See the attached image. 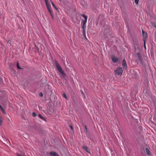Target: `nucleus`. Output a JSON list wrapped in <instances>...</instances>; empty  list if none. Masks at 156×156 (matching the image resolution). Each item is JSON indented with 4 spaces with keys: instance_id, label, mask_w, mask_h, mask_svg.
<instances>
[{
    "instance_id": "nucleus-1",
    "label": "nucleus",
    "mask_w": 156,
    "mask_h": 156,
    "mask_svg": "<svg viewBox=\"0 0 156 156\" xmlns=\"http://www.w3.org/2000/svg\"><path fill=\"white\" fill-rule=\"evenodd\" d=\"M45 2V3L48 9V12L50 14L51 17L53 20H54V16L52 14V12L51 11V5L48 3V0H44Z\"/></svg>"
},
{
    "instance_id": "nucleus-2",
    "label": "nucleus",
    "mask_w": 156,
    "mask_h": 156,
    "mask_svg": "<svg viewBox=\"0 0 156 156\" xmlns=\"http://www.w3.org/2000/svg\"><path fill=\"white\" fill-rule=\"evenodd\" d=\"M55 64L57 69L59 72H60L64 77H66V74L64 73V71L62 70L61 67L57 61L55 62Z\"/></svg>"
},
{
    "instance_id": "nucleus-3",
    "label": "nucleus",
    "mask_w": 156,
    "mask_h": 156,
    "mask_svg": "<svg viewBox=\"0 0 156 156\" xmlns=\"http://www.w3.org/2000/svg\"><path fill=\"white\" fill-rule=\"evenodd\" d=\"M122 69L121 67H118L114 71L115 75L121 76L123 73Z\"/></svg>"
},
{
    "instance_id": "nucleus-4",
    "label": "nucleus",
    "mask_w": 156,
    "mask_h": 156,
    "mask_svg": "<svg viewBox=\"0 0 156 156\" xmlns=\"http://www.w3.org/2000/svg\"><path fill=\"white\" fill-rule=\"evenodd\" d=\"M136 56L138 58V61L140 63H142V59L141 55L139 52L138 53L136 54Z\"/></svg>"
},
{
    "instance_id": "nucleus-5",
    "label": "nucleus",
    "mask_w": 156,
    "mask_h": 156,
    "mask_svg": "<svg viewBox=\"0 0 156 156\" xmlns=\"http://www.w3.org/2000/svg\"><path fill=\"white\" fill-rule=\"evenodd\" d=\"M122 66L124 69H126L127 68V65L126 61L125 59H123L122 61Z\"/></svg>"
},
{
    "instance_id": "nucleus-6",
    "label": "nucleus",
    "mask_w": 156,
    "mask_h": 156,
    "mask_svg": "<svg viewBox=\"0 0 156 156\" xmlns=\"http://www.w3.org/2000/svg\"><path fill=\"white\" fill-rule=\"evenodd\" d=\"M81 16L83 17L85 19V20L83 21V25H85L86 23L87 22V16H86L84 14H83L81 15Z\"/></svg>"
},
{
    "instance_id": "nucleus-7",
    "label": "nucleus",
    "mask_w": 156,
    "mask_h": 156,
    "mask_svg": "<svg viewBox=\"0 0 156 156\" xmlns=\"http://www.w3.org/2000/svg\"><path fill=\"white\" fill-rule=\"evenodd\" d=\"M112 62L114 63L116 62L119 60V59L118 58L114 56H112Z\"/></svg>"
},
{
    "instance_id": "nucleus-8",
    "label": "nucleus",
    "mask_w": 156,
    "mask_h": 156,
    "mask_svg": "<svg viewBox=\"0 0 156 156\" xmlns=\"http://www.w3.org/2000/svg\"><path fill=\"white\" fill-rule=\"evenodd\" d=\"M142 32L143 37V39H144L145 40V38L147 37V34L146 32H144L143 30H142Z\"/></svg>"
},
{
    "instance_id": "nucleus-9",
    "label": "nucleus",
    "mask_w": 156,
    "mask_h": 156,
    "mask_svg": "<svg viewBox=\"0 0 156 156\" xmlns=\"http://www.w3.org/2000/svg\"><path fill=\"white\" fill-rule=\"evenodd\" d=\"M50 154L51 156H59L58 154L55 152L52 151L50 153Z\"/></svg>"
},
{
    "instance_id": "nucleus-10",
    "label": "nucleus",
    "mask_w": 156,
    "mask_h": 156,
    "mask_svg": "<svg viewBox=\"0 0 156 156\" xmlns=\"http://www.w3.org/2000/svg\"><path fill=\"white\" fill-rule=\"evenodd\" d=\"M0 109L3 113L6 114V112H5L4 109V108H3V107H2V106L0 105Z\"/></svg>"
},
{
    "instance_id": "nucleus-11",
    "label": "nucleus",
    "mask_w": 156,
    "mask_h": 156,
    "mask_svg": "<svg viewBox=\"0 0 156 156\" xmlns=\"http://www.w3.org/2000/svg\"><path fill=\"white\" fill-rule=\"evenodd\" d=\"M146 152L148 155H149L151 154L148 148H146Z\"/></svg>"
},
{
    "instance_id": "nucleus-12",
    "label": "nucleus",
    "mask_w": 156,
    "mask_h": 156,
    "mask_svg": "<svg viewBox=\"0 0 156 156\" xmlns=\"http://www.w3.org/2000/svg\"><path fill=\"white\" fill-rule=\"evenodd\" d=\"M39 117L40 118H41V119H42L43 120H45V118L43 117L41 115H40V114H39Z\"/></svg>"
},
{
    "instance_id": "nucleus-13",
    "label": "nucleus",
    "mask_w": 156,
    "mask_h": 156,
    "mask_svg": "<svg viewBox=\"0 0 156 156\" xmlns=\"http://www.w3.org/2000/svg\"><path fill=\"white\" fill-rule=\"evenodd\" d=\"M51 4H52V6L54 7L55 9L56 10H58V8L55 7L54 4V3L52 2H51Z\"/></svg>"
},
{
    "instance_id": "nucleus-14",
    "label": "nucleus",
    "mask_w": 156,
    "mask_h": 156,
    "mask_svg": "<svg viewBox=\"0 0 156 156\" xmlns=\"http://www.w3.org/2000/svg\"><path fill=\"white\" fill-rule=\"evenodd\" d=\"M16 65H17V68L19 69H22V68H21V67H20L19 66V63L18 62L17 63V64H16Z\"/></svg>"
},
{
    "instance_id": "nucleus-15",
    "label": "nucleus",
    "mask_w": 156,
    "mask_h": 156,
    "mask_svg": "<svg viewBox=\"0 0 156 156\" xmlns=\"http://www.w3.org/2000/svg\"><path fill=\"white\" fill-rule=\"evenodd\" d=\"M143 41H144V47L145 49H146V42H145L146 40H145L144 39H143Z\"/></svg>"
},
{
    "instance_id": "nucleus-16",
    "label": "nucleus",
    "mask_w": 156,
    "mask_h": 156,
    "mask_svg": "<svg viewBox=\"0 0 156 156\" xmlns=\"http://www.w3.org/2000/svg\"><path fill=\"white\" fill-rule=\"evenodd\" d=\"M83 148L88 152L89 153V152L88 151V148L85 147H83Z\"/></svg>"
},
{
    "instance_id": "nucleus-17",
    "label": "nucleus",
    "mask_w": 156,
    "mask_h": 156,
    "mask_svg": "<svg viewBox=\"0 0 156 156\" xmlns=\"http://www.w3.org/2000/svg\"><path fill=\"white\" fill-rule=\"evenodd\" d=\"M151 24L153 27H154L156 28V24L153 23H151Z\"/></svg>"
},
{
    "instance_id": "nucleus-18",
    "label": "nucleus",
    "mask_w": 156,
    "mask_h": 156,
    "mask_svg": "<svg viewBox=\"0 0 156 156\" xmlns=\"http://www.w3.org/2000/svg\"><path fill=\"white\" fill-rule=\"evenodd\" d=\"M32 114L33 116L34 117H35L36 116V114L34 112H33Z\"/></svg>"
},
{
    "instance_id": "nucleus-19",
    "label": "nucleus",
    "mask_w": 156,
    "mask_h": 156,
    "mask_svg": "<svg viewBox=\"0 0 156 156\" xmlns=\"http://www.w3.org/2000/svg\"><path fill=\"white\" fill-rule=\"evenodd\" d=\"M135 1V2L136 3V5H137L139 2V0H134Z\"/></svg>"
},
{
    "instance_id": "nucleus-20",
    "label": "nucleus",
    "mask_w": 156,
    "mask_h": 156,
    "mask_svg": "<svg viewBox=\"0 0 156 156\" xmlns=\"http://www.w3.org/2000/svg\"><path fill=\"white\" fill-rule=\"evenodd\" d=\"M85 29H83V34L84 36H86L85 35Z\"/></svg>"
},
{
    "instance_id": "nucleus-21",
    "label": "nucleus",
    "mask_w": 156,
    "mask_h": 156,
    "mask_svg": "<svg viewBox=\"0 0 156 156\" xmlns=\"http://www.w3.org/2000/svg\"><path fill=\"white\" fill-rule=\"evenodd\" d=\"M2 122V118L1 116H0V125H1Z\"/></svg>"
},
{
    "instance_id": "nucleus-22",
    "label": "nucleus",
    "mask_w": 156,
    "mask_h": 156,
    "mask_svg": "<svg viewBox=\"0 0 156 156\" xmlns=\"http://www.w3.org/2000/svg\"><path fill=\"white\" fill-rule=\"evenodd\" d=\"M86 27L85 26V25H83V24L82 27H83V29H85V28Z\"/></svg>"
},
{
    "instance_id": "nucleus-23",
    "label": "nucleus",
    "mask_w": 156,
    "mask_h": 156,
    "mask_svg": "<svg viewBox=\"0 0 156 156\" xmlns=\"http://www.w3.org/2000/svg\"><path fill=\"white\" fill-rule=\"evenodd\" d=\"M39 95L41 97H42L43 96V94L42 92H41L40 93Z\"/></svg>"
},
{
    "instance_id": "nucleus-24",
    "label": "nucleus",
    "mask_w": 156,
    "mask_h": 156,
    "mask_svg": "<svg viewBox=\"0 0 156 156\" xmlns=\"http://www.w3.org/2000/svg\"><path fill=\"white\" fill-rule=\"evenodd\" d=\"M63 96L66 98H67V97L66 96V94L65 93H64L63 94Z\"/></svg>"
},
{
    "instance_id": "nucleus-25",
    "label": "nucleus",
    "mask_w": 156,
    "mask_h": 156,
    "mask_svg": "<svg viewBox=\"0 0 156 156\" xmlns=\"http://www.w3.org/2000/svg\"><path fill=\"white\" fill-rule=\"evenodd\" d=\"M70 127L72 130H73V127L72 126H70Z\"/></svg>"
},
{
    "instance_id": "nucleus-26",
    "label": "nucleus",
    "mask_w": 156,
    "mask_h": 156,
    "mask_svg": "<svg viewBox=\"0 0 156 156\" xmlns=\"http://www.w3.org/2000/svg\"><path fill=\"white\" fill-rule=\"evenodd\" d=\"M17 156H22V155L19 154H17Z\"/></svg>"
},
{
    "instance_id": "nucleus-27",
    "label": "nucleus",
    "mask_w": 156,
    "mask_h": 156,
    "mask_svg": "<svg viewBox=\"0 0 156 156\" xmlns=\"http://www.w3.org/2000/svg\"><path fill=\"white\" fill-rule=\"evenodd\" d=\"M85 129H86V130H87V128L86 126H85Z\"/></svg>"
},
{
    "instance_id": "nucleus-28",
    "label": "nucleus",
    "mask_w": 156,
    "mask_h": 156,
    "mask_svg": "<svg viewBox=\"0 0 156 156\" xmlns=\"http://www.w3.org/2000/svg\"><path fill=\"white\" fill-rule=\"evenodd\" d=\"M50 0V1L51 2H52L51 1V0Z\"/></svg>"
},
{
    "instance_id": "nucleus-29",
    "label": "nucleus",
    "mask_w": 156,
    "mask_h": 156,
    "mask_svg": "<svg viewBox=\"0 0 156 156\" xmlns=\"http://www.w3.org/2000/svg\"><path fill=\"white\" fill-rule=\"evenodd\" d=\"M21 21H22L23 22V20H21Z\"/></svg>"
},
{
    "instance_id": "nucleus-30",
    "label": "nucleus",
    "mask_w": 156,
    "mask_h": 156,
    "mask_svg": "<svg viewBox=\"0 0 156 156\" xmlns=\"http://www.w3.org/2000/svg\"><path fill=\"white\" fill-rule=\"evenodd\" d=\"M82 93L83 94V92H82Z\"/></svg>"
},
{
    "instance_id": "nucleus-31",
    "label": "nucleus",
    "mask_w": 156,
    "mask_h": 156,
    "mask_svg": "<svg viewBox=\"0 0 156 156\" xmlns=\"http://www.w3.org/2000/svg\"><path fill=\"white\" fill-rule=\"evenodd\" d=\"M1 80H2V79H1Z\"/></svg>"
}]
</instances>
